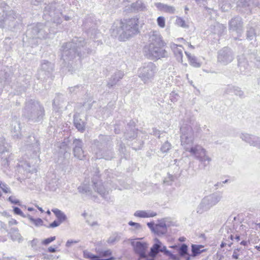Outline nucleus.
I'll return each instance as SVG.
<instances>
[{"label":"nucleus","mask_w":260,"mask_h":260,"mask_svg":"<svg viewBox=\"0 0 260 260\" xmlns=\"http://www.w3.org/2000/svg\"><path fill=\"white\" fill-rule=\"evenodd\" d=\"M55 4L47 5L44 10V19L47 21L45 23H38L29 26L26 32L28 39H45L50 38L57 32L55 27L62 22L60 17L61 13L56 9Z\"/></svg>","instance_id":"1"},{"label":"nucleus","mask_w":260,"mask_h":260,"mask_svg":"<svg viewBox=\"0 0 260 260\" xmlns=\"http://www.w3.org/2000/svg\"><path fill=\"white\" fill-rule=\"evenodd\" d=\"M89 45H87L83 38H75L71 42L64 43L60 49L61 59L64 66L66 64L72 66L70 61L76 56L80 59L91 53L92 49L88 47Z\"/></svg>","instance_id":"2"},{"label":"nucleus","mask_w":260,"mask_h":260,"mask_svg":"<svg viewBox=\"0 0 260 260\" xmlns=\"http://www.w3.org/2000/svg\"><path fill=\"white\" fill-rule=\"evenodd\" d=\"M139 32V19L132 18L120 23L119 27H113L111 35L118 40L124 41Z\"/></svg>","instance_id":"3"},{"label":"nucleus","mask_w":260,"mask_h":260,"mask_svg":"<svg viewBox=\"0 0 260 260\" xmlns=\"http://www.w3.org/2000/svg\"><path fill=\"white\" fill-rule=\"evenodd\" d=\"M22 116L29 121L38 122L43 119L45 109L39 101L26 100L22 110Z\"/></svg>","instance_id":"4"},{"label":"nucleus","mask_w":260,"mask_h":260,"mask_svg":"<svg viewBox=\"0 0 260 260\" xmlns=\"http://www.w3.org/2000/svg\"><path fill=\"white\" fill-rule=\"evenodd\" d=\"M99 140H95L93 143V153L96 159H105V160H111L115 157V153L113 151L112 147L108 146L104 141L107 136H100Z\"/></svg>","instance_id":"5"},{"label":"nucleus","mask_w":260,"mask_h":260,"mask_svg":"<svg viewBox=\"0 0 260 260\" xmlns=\"http://www.w3.org/2000/svg\"><path fill=\"white\" fill-rule=\"evenodd\" d=\"M158 72L157 66L153 62L144 63L138 70V77L144 84L152 83Z\"/></svg>","instance_id":"6"},{"label":"nucleus","mask_w":260,"mask_h":260,"mask_svg":"<svg viewBox=\"0 0 260 260\" xmlns=\"http://www.w3.org/2000/svg\"><path fill=\"white\" fill-rule=\"evenodd\" d=\"M221 192H216L204 197L197 208V212L202 214L216 205L222 199Z\"/></svg>","instance_id":"7"},{"label":"nucleus","mask_w":260,"mask_h":260,"mask_svg":"<svg viewBox=\"0 0 260 260\" xmlns=\"http://www.w3.org/2000/svg\"><path fill=\"white\" fill-rule=\"evenodd\" d=\"M164 46L146 45L143 48L145 56L149 59L154 60L168 57L169 53L162 48Z\"/></svg>","instance_id":"8"},{"label":"nucleus","mask_w":260,"mask_h":260,"mask_svg":"<svg viewBox=\"0 0 260 260\" xmlns=\"http://www.w3.org/2000/svg\"><path fill=\"white\" fill-rule=\"evenodd\" d=\"M181 145L187 151L194 143V133L192 127L187 124H183L180 129Z\"/></svg>","instance_id":"9"},{"label":"nucleus","mask_w":260,"mask_h":260,"mask_svg":"<svg viewBox=\"0 0 260 260\" xmlns=\"http://www.w3.org/2000/svg\"><path fill=\"white\" fill-rule=\"evenodd\" d=\"M25 149L33 158L39 157L40 148L38 140L34 136H29L25 141Z\"/></svg>","instance_id":"10"},{"label":"nucleus","mask_w":260,"mask_h":260,"mask_svg":"<svg viewBox=\"0 0 260 260\" xmlns=\"http://www.w3.org/2000/svg\"><path fill=\"white\" fill-rule=\"evenodd\" d=\"M54 68V66L51 62L46 60H42L37 74L38 79L45 80L51 78Z\"/></svg>","instance_id":"11"},{"label":"nucleus","mask_w":260,"mask_h":260,"mask_svg":"<svg viewBox=\"0 0 260 260\" xmlns=\"http://www.w3.org/2000/svg\"><path fill=\"white\" fill-rule=\"evenodd\" d=\"M234 58V54L231 48L224 47L218 52L217 60L223 65H227Z\"/></svg>","instance_id":"12"},{"label":"nucleus","mask_w":260,"mask_h":260,"mask_svg":"<svg viewBox=\"0 0 260 260\" xmlns=\"http://www.w3.org/2000/svg\"><path fill=\"white\" fill-rule=\"evenodd\" d=\"M17 17V14L13 10H11L6 13L4 8L0 6V27H3L5 22L8 21L9 26L11 27L12 25L15 26V23L11 24Z\"/></svg>","instance_id":"13"},{"label":"nucleus","mask_w":260,"mask_h":260,"mask_svg":"<svg viewBox=\"0 0 260 260\" xmlns=\"http://www.w3.org/2000/svg\"><path fill=\"white\" fill-rule=\"evenodd\" d=\"M229 28L230 30L236 31L238 35H241L243 31V22L242 18L239 16H236L229 22Z\"/></svg>","instance_id":"14"},{"label":"nucleus","mask_w":260,"mask_h":260,"mask_svg":"<svg viewBox=\"0 0 260 260\" xmlns=\"http://www.w3.org/2000/svg\"><path fill=\"white\" fill-rule=\"evenodd\" d=\"M92 183L94 190L103 198L106 199L110 188L107 185H104L101 180H96V178H95L93 179Z\"/></svg>","instance_id":"15"},{"label":"nucleus","mask_w":260,"mask_h":260,"mask_svg":"<svg viewBox=\"0 0 260 260\" xmlns=\"http://www.w3.org/2000/svg\"><path fill=\"white\" fill-rule=\"evenodd\" d=\"M132 245L134 247L135 252L137 254L139 257L138 260L147 257L146 250L148 248V245L146 243L141 242H132Z\"/></svg>","instance_id":"16"},{"label":"nucleus","mask_w":260,"mask_h":260,"mask_svg":"<svg viewBox=\"0 0 260 260\" xmlns=\"http://www.w3.org/2000/svg\"><path fill=\"white\" fill-rule=\"evenodd\" d=\"M73 153L74 156L80 160L83 159L85 155L82 148L83 143L81 139H75L73 141Z\"/></svg>","instance_id":"17"},{"label":"nucleus","mask_w":260,"mask_h":260,"mask_svg":"<svg viewBox=\"0 0 260 260\" xmlns=\"http://www.w3.org/2000/svg\"><path fill=\"white\" fill-rule=\"evenodd\" d=\"M148 37L147 45H165V44L159 32L157 30H151L148 32Z\"/></svg>","instance_id":"18"},{"label":"nucleus","mask_w":260,"mask_h":260,"mask_svg":"<svg viewBox=\"0 0 260 260\" xmlns=\"http://www.w3.org/2000/svg\"><path fill=\"white\" fill-rule=\"evenodd\" d=\"M21 126L19 121L14 120L11 124V132L14 139H20L21 137Z\"/></svg>","instance_id":"19"},{"label":"nucleus","mask_w":260,"mask_h":260,"mask_svg":"<svg viewBox=\"0 0 260 260\" xmlns=\"http://www.w3.org/2000/svg\"><path fill=\"white\" fill-rule=\"evenodd\" d=\"M187 152H190V154L197 159L204 154L205 153L207 152L205 149L198 144L194 145Z\"/></svg>","instance_id":"20"},{"label":"nucleus","mask_w":260,"mask_h":260,"mask_svg":"<svg viewBox=\"0 0 260 260\" xmlns=\"http://www.w3.org/2000/svg\"><path fill=\"white\" fill-rule=\"evenodd\" d=\"M124 76V73L121 71H116L109 79L107 86L110 88L121 79Z\"/></svg>","instance_id":"21"},{"label":"nucleus","mask_w":260,"mask_h":260,"mask_svg":"<svg viewBox=\"0 0 260 260\" xmlns=\"http://www.w3.org/2000/svg\"><path fill=\"white\" fill-rule=\"evenodd\" d=\"M147 10L146 4L142 0H138L131 5L130 10L133 12L144 11Z\"/></svg>","instance_id":"22"},{"label":"nucleus","mask_w":260,"mask_h":260,"mask_svg":"<svg viewBox=\"0 0 260 260\" xmlns=\"http://www.w3.org/2000/svg\"><path fill=\"white\" fill-rule=\"evenodd\" d=\"M172 50L176 58V59L179 62H182L183 57V48L181 45H177L176 44H172L171 45Z\"/></svg>","instance_id":"23"},{"label":"nucleus","mask_w":260,"mask_h":260,"mask_svg":"<svg viewBox=\"0 0 260 260\" xmlns=\"http://www.w3.org/2000/svg\"><path fill=\"white\" fill-rule=\"evenodd\" d=\"M161 243L159 240L156 239L155 240V243L151 247L148 255L151 257H155L157 254L160 252Z\"/></svg>","instance_id":"24"},{"label":"nucleus","mask_w":260,"mask_h":260,"mask_svg":"<svg viewBox=\"0 0 260 260\" xmlns=\"http://www.w3.org/2000/svg\"><path fill=\"white\" fill-rule=\"evenodd\" d=\"M155 6L159 11H161L166 13L174 14L175 11V9L174 7L161 3H156Z\"/></svg>","instance_id":"25"},{"label":"nucleus","mask_w":260,"mask_h":260,"mask_svg":"<svg viewBox=\"0 0 260 260\" xmlns=\"http://www.w3.org/2000/svg\"><path fill=\"white\" fill-rule=\"evenodd\" d=\"M225 92L228 94H230L231 93H234L235 95L237 96H239L241 98H243L244 96V92L241 90V89L238 87L235 86H229L226 90Z\"/></svg>","instance_id":"26"},{"label":"nucleus","mask_w":260,"mask_h":260,"mask_svg":"<svg viewBox=\"0 0 260 260\" xmlns=\"http://www.w3.org/2000/svg\"><path fill=\"white\" fill-rule=\"evenodd\" d=\"M64 102V96L61 94H58L53 100V108L56 110H59L63 108L62 104H63Z\"/></svg>","instance_id":"27"},{"label":"nucleus","mask_w":260,"mask_h":260,"mask_svg":"<svg viewBox=\"0 0 260 260\" xmlns=\"http://www.w3.org/2000/svg\"><path fill=\"white\" fill-rule=\"evenodd\" d=\"M240 137L243 141L253 146L257 136L248 133H242Z\"/></svg>","instance_id":"28"},{"label":"nucleus","mask_w":260,"mask_h":260,"mask_svg":"<svg viewBox=\"0 0 260 260\" xmlns=\"http://www.w3.org/2000/svg\"><path fill=\"white\" fill-rule=\"evenodd\" d=\"M156 215V213L153 212L146 211L144 210H137L134 213V216L141 218L152 217Z\"/></svg>","instance_id":"29"},{"label":"nucleus","mask_w":260,"mask_h":260,"mask_svg":"<svg viewBox=\"0 0 260 260\" xmlns=\"http://www.w3.org/2000/svg\"><path fill=\"white\" fill-rule=\"evenodd\" d=\"M237 6L238 7L244 8L245 12L248 13L251 11V0H239Z\"/></svg>","instance_id":"30"},{"label":"nucleus","mask_w":260,"mask_h":260,"mask_svg":"<svg viewBox=\"0 0 260 260\" xmlns=\"http://www.w3.org/2000/svg\"><path fill=\"white\" fill-rule=\"evenodd\" d=\"M204 247V246L202 245H196L192 244L191 245V256L192 257H195L201 253L206 251L205 249H202Z\"/></svg>","instance_id":"31"},{"label":"nucleus","mask_w":260,"mask_h":260,"mask_svg":"<svg viewBox=\"0 0 260 260\" xmlns=\"http://www.w3.org/2000/svg\"><path fill=\"white\" fill-rule=\"evenodd\" d=\"M74 121L76 128L80 132L83 133L85 131V123L82 119L77 117H74Z\"/></svg>","instance_id":"32"},{"label":"nucleus","mask_w":260,"mask_h":260,"mask_svg":"<svg viewBox=\"0 0 260 260\" xmlns=\"http://www.w3.org/2000/svg\"><path fill=\"white\" fill-rule=\"evenodd\" d=\"M78 190L80 193L85 194L87 196L91 197L92 196V190L88 184H82L78 187Z\"/></svg>","instance_id":"33"},{"label":"nucleus","mask_w":260,"mask_h":260,"mask_svg":"<svg viewBox=\"0 0 260 260\" xmlns=\"http://www.w3.org/2000/svg\"><path fill=\"white\" fill-rule=\"evenodd\" d=\"M52 212L55 214L58 221L61 223L67 219V216L66 214L58 209H52Z\"/></svg>","instance_id":"34"},{"label":"nucleus","mask_w":260,"mask_h":260,"mask_svg":"<svg viewBox=\"0 0 260 260\" xmlns=\"http://www.w3.org/2000/svg\"><path fill=\"white\" fill-rule=\"evenodd\" d=\"M185 53L191 66L195 68H199L201 67V64L200 62L198 61L196 56L191 55L190 53L187 52H185Z\"/></svg>","instance_id":"35"},{"label":"nucleus","mask_w":260,"mask_h":260,"mask_svg":"<svg viewBox=\"0 0 260 260\" xmlns=\"http://www.w3.org/2000/svg\"><path fill=\"white\" fill-rule=\"evenodd\" d=\"M207 153H205L202 156L200 157L198 160L201 162L202 165L203 166L204 169H205L207 166H208L211 161V158L207 154Z\"/></svg>","instance_id":"36"},{"label":"nucleus","mask_w":260,"mask_h":260,"mask_svg":"<svg viewBox=\"0 0 260 260\" xmlns=\"http://www.w3.org/2000/svg\"><path fill=\"white\" fill-rule=\"evenodd\" d=\"M179 255L181 257H185L188 255V247L186 244H182L177 249Z\"/></svg>","instance_id":"37"},{"label":"nucleus","mask_w":260,"mask_h":260,"mask_svg":"<svg viewBox=\"0 0 260 260\" xmlns=\"http://www.w3.org/2000/svg\"><path fill=\"white\" fill-rule=\"evenodd\" d=\"M128 130L124 133V136L126 139H134L137 136V132L135 128H131L130 125H128Z\"/></svg>","instance_id":"38"},{"label":"nucleus","mask_w":260,"mask_h":260,"mask_svg":"<svg viewBox=\"0 0 260 260\" xmlns=\"http://www.w3.org/2000/svg\"><path fill=\"white\" fill-rule=\"evenodd\" d=\"M160 252H164V254L169 256L172 260H180L178 256L172 253L170 251L167 250L166 246H162V244L161 245Z\"/></svg>","instance_id":"39"},{"label":"nucleus","mask_w":260,"mask_h":260,"mask_svg":"<svg viewBox=\"0 0 260 260\" xmlns=\"http://www.w3.org/2000/svg\"><path fill=\"white\" fill-rule=\"evenodd\" d=\"M9 234L11 235V238L13 240H16L20 238V235L18 232V229L16 228H11Z\"/></svg>","instance_id":"40"},{"label":"nucleus","mask_w":260,"mask_h":260,"mask_svg":"<svg viewBox=\"0 0 260 260\" xmlns=\"http://www.w3.org/2000/svg\"><path fill=\"white\" fill-rule=\"evenodd\" d=\"M256 36V32L254 28L252 27H247L246 31V37L249 40H252Z\"/></svg>","instance_id":"41"},{"label":"nucleus","mask_w":260,"mask_h":260,"mask_svg":"<svg viewBox=\"0 0 260 260\" xmlns=\"http://www.w3.org/2000/svg\"><path fill=\"white\" fill-rule=\"evenodd\" d=\"M176 24L181 27L184 28H187L189 25L181 17H177L176 20Z\"/></svg>","instance_id":"42"},{"label":"nucleus","mask_w":260,"mask_h":260,"mask_svg":"<svg viewBox=\"0 0 260 260\" xmlns=\"http://www.w3.org/2000/svg\"><path fill=\"white\" fill-rule=\"evenodd\" d=\"M27 218H28V219L31 222L34 223L36 226H40V225H42L43 224V221L41 218H38L35 219V218H33L29 214H27Z\"/></svg>","instance_id":"43"},{"label":"nucleus","mask_w":260,"mask_h":260,"mask_svg":"<svg viewBox=\"0 0 260 260\" xmlns=\"http://www.w3.org/2000/svg\"><path fill=\"white\" fill-rule=\"evenodd\" d=\"M167 232V229H163L162 228L159 227L155 225V228L153 233L157 235L158 236H161L166 234Z\"/></svg>","instance_id":"44"},{"label":"nucleus","mask_w":260,"mask_h":260,"mask_svg":"<svg viewBox=\"0 0 260 260\" xmlns=\"http://www.w3.org/2000/svg\"><path fill=\"white\" fill-rule=\"evenodd\" d=\"M120 237L118 235V234L115 233L113 234L112 236L110 237L108 239L107 242L109 244H114L115 242L119 241Z\"/></svg>","instance_id":"45"},{"label":"nucleus","mask_w":260,"mask_h":260,"mask_svg":"<svg viewBox=\"0 0 260 260\" xmlns=\"http://www.w3.org/2000/svg\"><path fill=\"white\" fill-rule=\"evenodd\" d=\"M171 144L168 141L165 142L160 148V150L163 153L168 152L171 148Z\"/></svg>","instance_id":"46"},{"label":"nucleus","mask_w":260,"mask_h":260,"mask_svg":"<svg viewBox=\"0 0 260 260\" xmlns=\"http://www.w3.org/2000/svg\"><path fill=\"white\" fill-rule=\"evenodd\" d=\"M0 188L2 189L3 191L6 193H11V189L7 184L5 183L2 182L0 180Z\"/></svg>","instance_id":"47"},{"label":"nucleus","mask_w":260,"mask_h":260,"mask_svg":"<svg viewBox=\"0 0 260 260\" xmlns=\"http://www.w3.org/2000/svg\"><path fill=\"white\" fill-rule=\"evenodd\" d=\"M168 220V218H164L160 220L159 221V223L158 224H156V225L159 226V227L162 228L163 229H167V226L169 225V224L167 223Z\"/></svg>","instance_id":"48"},{"label":"nucleus","mask_w":260,"mask_h":260,"mask_svg":"<svg viewBox=\"0 0 260 260\" xmlns=\"http://www.w3.org/2000/svg\"><path fill=\"white\" fill-rule=\"evenodd\" d=\"M157 23L158 25L161 28L165 26V19L162 16H159L157 19Z\"/></svg>","instance_id":"49"},{"label":"nucleus","mask_w":260,"mask_h":260,"mask_svg":"<svg viewBox=\"0 0 260 260\" xmlns=\"http://www.w3.org/2000/svg\"><path fill=\"white\" fill-rule=\"evenodd\" d=\"M13 211H14V213L16 215H20L23 217H27V215H24V214L23 213V212L21 211V210L19 207H13Z\"/></svg>","instance_id":"50"},{"label":"nucleus","mask_w":260,"mask_h":260,"mask_svg":"<svg viewBox=\"0 0 260 260\" xmlns=\"http://www.w3.org/2000/svg\"><path fill=\"white\" fill-rule=\"evenodd\" d=\"M56 239L55 236L50 237L48 238L45 239L42 241V244L44 245H47L51 242L54 241Z\"/></svg>","instance_id":"51"},{"label":"nucleus","mask_w":260,"mask_h":260,"mask_svg":"<svg viewBox=\"0 0 260 260\" xmlns=\"http://www.w3.org/2000/svg\"><path fill=\"white\" fill-rule=\"evenodd\" d=\"M115 258L113 256H111L108 258L106 259H102L100 258V257L96 255L93 254V255H92V257L90 258L89 260H115Z\"/></svg>","instance_id":"52"},{"label":"nucleus","mask_w":260,"mask_h":260,"mask_svg":"<svg viewBox=\"0 0 260 260\" xmlns=\"http://www.w3.org/2000/svg\"><path fill=\"white\" fill-rule=\"evenodd\" d=\"M118 150L120 153L124 154L126 151V148L122 142H120L118 145Z\"/></svg>","instance_id":"53"},{"label":"nucleus","mask_w":260,"mask_h":260,"mask_svg":"<svg viewBox=\"0 0 260 260\" xmlns=\"http://www.w3.org/2000/svg\"><path fill=\"white\" fill-rule=\"evenodd\" d=\"M80 87H82L81 85H76L70 87L69 91L71 93H76L79 90Z\"/></svg>","instance_id":"54"},{"label":"nucleus","mask_w":260,"mask_h":260,"mask_svg":"<svg viewBox=\"0 0 260 260\" xmlns=\"http://www.w3.org/2000/svg\"><path fill=\"white\" fill-rule=\"evenodd\" d=\"M128 224L131 226H134L135 229L136 230H141L142 229V226L139 223L135 222L132 221H130L128 222Z\"/></svg>","instance_id":"55"},{"label":"nucleus","mask_w":260,"mask_h":260,"mask_svg":"<svg viewBox=\"0 0 260 260\" xmlns=\"http://www.w3.org/2000/svg\"><path fill=\"white\" fill-rule=\"evenodd\" d=\"M8 201H10L11 203L16 204V205H20V202L19 200L15 199L14 197L10 196L8 198Z\"/></svg>","instance_id":"56"},{"label":"nucleus","mask_w":260,"mask_h":260,"mask_svg":"<svg viewBox=\"0 0 260 260\" xmlns=\"http://www.w3.org/2000/svg\"><path fill=\"white\" fill-rule=\"evenodd\" d=\"M79 242V240H68L66 242V246L67 247H70L73 245L78 243Z\"/></svg>","instance_id":"57"},{"label":"nucleus","mask_w":260,"mask_h":260,"mask_svg":"<svg viewBox=\"0 0 260 260\" xmlns=\"http://www.w3.org/2000/svg\"><path fill=\"white\" fill-rule=\"evenodd\" d=\"M61 223L58 221V220H54L52 223H51L48 226V228H54L58 226Z\"/></svg>","instance_id":"58"},{"label":"nucleus","mask_w":260,"mask_h":260,"mask_svg":"<svg viewBox=\"0 0 260 260\" xmlns=\"http://www.w3.org/2000/svg\"><path fill=\"white\" fill-rule=\"evenodd\" d=\"M101 255L102 256L105 257V256H108L109 255H111L112 254V251L110 250H107L103 251L100 253Z\"/></svg>","instance_id":"59"},{"label":"nucleus","mask_w":260,"mask_h":260,"mask_svg":"<svg viewBox=\"0 0 260 260\" xmlns=\"http://www.w3.org/2000/svg\"><path fill=\"white\" fill-rule=\"evenodd\" d=\"M255 140L254 141L253 146L254 147H256L258 149H260V137H257L255 138Z\"/></svg>","instance_id":"60"},{"label":"nucleus","mask_w":260,"mask_h":260,"mask_svg":"<svg viewBox=\"0 0 260 260\" xmlns=\"http://www.w3.org/2000/svg\"><path fill=\"white\" fill-rule=\"evenodd\" d=\"M231 8V5L230 4H226L225 5H222L221 6V9L222 11L225 12L228 11L229 9Z\"/></svg>","instance_id":"61"},{"label":"nucleus","mask_w":260,"mask_h":260,"mask_svg":"<svg viewBox=\"0 0 260 260\" xmlns=\"http://www.w3.org/2000/svg\"><path fill=\"white\" fill-rule=\"evenodd\" d=\"M39 240L38 239H33L32 241H31L30 242V243H31V247L34 248V249H35L36 248V246L37 245V244L39 243Z\"/></svg>","instance_id":"62"},{"label":"nucleus","mask_w":260,"mask_h":260,"mask_svg":"<svg viewBox=\"0 0 260 260\" xmlns=\"http://www.w3.org/2000/svg\"><path fill=\"white\" fill-rule=\"evenodd\" d=\"M43 0H29L31 4L35 6H38L43 2Z\"/></svg>","instance_id":"63"},{"label":"nucleus","mask_w":260,"mask_h":260,"mask_svg":"<svg viewBox=\"0 0 260 260\" xmlns=\"http://www.w3.org/2000/svg\"><path fill=\"white\" fill-rule=\"evenodd\" d=\"M148 226L150 228V229L151 230L152 232H154V229L155 228V225L154 224V223L153 222H150L147 223Z\"/></svg>","instance_id":"64"}]
</instances>
